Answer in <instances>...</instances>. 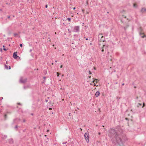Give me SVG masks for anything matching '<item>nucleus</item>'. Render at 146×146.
I'll list each match as a JSON object with an SVG mask.
<instances>
[{"label":"nucleus","mask_w":146,"mask_h":146,"mask_svg":"<svg viewBox=\"0 0 146 146\" xmlns=\"http://www.w3.org/2000/svg\"><path fill=\"white\" fill-rule=\"evenodd\" d=\"M10 16H8V18H9H9H10Z\"/></svg>","instance_id":"obj_29"},{"label":"nucleus","mask_w":146,"mask_h":146,"mask_svg":"<svg viewBox=\"0 0 146 146\" xmlns=\"http://www.w3.org/2000/svg\"><path fill=\"white\" fill-rule=\"evenodd\" d=\"M67 19L69 21H70L71 20L70 18H67Z\"/></svg>","instance_id":"obj_14"},{"label":"nucleus","mask_w":146,"mask_h":146,"mask_svg":"<svg viewBox=\"0 0 146 146\" xmlns=\"http://www.w3.org/2000/svg\"><path fill=\"white\" fill-rule=\"evenodd\" d=\"M62 65H61L60 66V68H62Z\"/></svg>","instance_id":"obj_19"},{"label":"nucleus","mask_w":146,"mask_h":146,"mask_svg":"<svg viewBox=\"0 0 146 146\" xmlns=\"http://www.w3.org/2000/svg\"><path fill=\"white\" fill-rule=\"evenodd\" d=\"M57 62V61L56 60V61H55V62Z\"/></svg>","instance_id":"obj_37"},{"label":"nucleus","mask_w":146,"mask_h":146,"mask_svg":"<svg viewBox=\"0 0 146 146\" xmlns=\"http://www.w3.org/2000/svg\"><path fill=\"white\" fill-rule=\"evenodd\" d=\"M74 31L76 32H78L79 31V27L75 26L74 28Z\"/></svg>","instance_id":"obj_5"},{"label":"nucleus","mask_w":146,"mask_h":146,"mask_svg":"<svg viewBox=\"0 0 146 146\" xmlns=\"http://www.w3.org/2000/svg\"><path fill=\"white\" fill-rule=\"evenodd\" d=\"M80 129H81V131H82V129L81 128H80Z\"/></svg>","instance_id":"obj_32"},{"label":"nucleus","mask_w":146,"mask_h":146,"mask_svg":"<svg viewBox=\"0 0 146 146\" xmlns=\"http://www.w3.org/2000/svg\"><path fill=\"white\" fill-rule=\"evenodd\" d=\"M75 8H75V7H74V8H73V9L74 10V9H75Z\"/></svg>","instance_id":"obj_23"},{"label":"nucleus","mask_w":146,"mask_h":146,"mask_svg":"<svg viewBox=\"0 0 146 146\" xmlns=\"http://www.w3.org/2000/svg\"><path fill=\"white\" fill-rule=\"evenodd\" d=\"M98 40L100 41L104 42V37L102 34H100L98 35Z\"/></svg>","instance_id":"obj_2"},{"label":"nucleus","mask_w":146,"mask_h":146,"mask_svg":"<svg viewBox=\"0 0 146 146\" xmlns=\"http://www.w3.org/2000/svg\"><path fill=\"white\" fill-rule=\"evenodd\" d=\"M115 133V139L116 140V142L118 144L119 146H123V144L126 140L125 138L121 139V136L119 135L117 133H116L114 129H111L109 131L108 135L110 137H112Z\"/></svg>","instance_id":"obj_1"},{"label":"nucleus","mask_w":146,"mask_h":146,"mask_svg":"<svg viewBox=\"0 0 146 146\" xmlns=\"http://www.w3.org/2000/svg\"><path fill=\"white\" fill-rule=\"evenodd\" d=\"M13 57L15 59H17V58L18 57V56H17V52H14L13 53Z\"/></svg>","instance_id":"obj_7"},{"label":"nucleus","mask_w":146,"mask_h":146,"mask_svg":"<svg viewBox=\"0 0 146 146\" xmlns=\"http://www.w3.org/2000/svg\"><path fill=\"white\" fill-rule=\"evenodd\" d=\"M3 49L4 50H5V51H6V50L8 49H6V48H4Z\"/></svg>","instance_id":"obj_15"},{"label":"nucleus","mask_w":146,"mask_h":146,"mask_svg":"<svg viewBox=\"0 0 146 146\" xmlns=\"http://www.w3.org/2000/svg\"><path fill=\"white\" fill-rule=\"evenodd\" d=\"M146 11V9H145V8H142V9H141V11L142 12H144Z\"/></svg>","instance_id":"obj_11"},{"label":"nucleus","mask_w":146,"mask_h":146,"mask_svg":"<svg viewBox=\"0 0 146 146\" xmlns=\"http://www.w3.org/2000/svg\"><path fill=\"white\" fill-rule=\"evenodd\" d=\"M100 132H99V135H100Z\"/></svg>","instance_id":"obj_31"},{"label":"nucleus","mask_w":146,"mask_h":146,"mask_svg":"<svg viewBox=\"0 0 146 146\" xmlns=\"http://www.w3.org/2000/svg\"><path fill=\"white\" fill-rule=\"evenodd\" d=\"M142 29L141 27L139 29V34L140 36H141V37L142 38H144V37H145V35L144 34L143 32L142 31Z\"/></svg>","instance_id":"obj_4"},{"label":"nucleus","mask_w":146,"mask_h":146,"mask_svg":"<svg viewBox=\"0 0 146 146\" xmlns=\"http://www.w3.org/2000/svg\"><path fill=\"white\" fill-rule=\"evenodd\" d=\"M94 69L95 70H96V68H95V67H94Z\"/></svg>","instance_id":"obj_27"},{"label":"nucleus","mask_w":146,"mask_h":146,"mask_svg":"<svg viewBox=\"0 0 146 146\" xmlns=\"http://www.w3.org/2000/svg\"><path fill=\"white\" fill-rule=\"evenodd\" d=\"M124 85V84H122V85Z\"/></svg>","instance_id":"obj_39"},{"label":"nucleus","mask_w":146,"mask_h":146,"mask_svg":"<svg viewBox=\"0 0 146 146\" xmlns=\"http://www.w3.org/2000/svg\"><path fill=\"white\" fill-rule=\"evenodd\" d=\"M17 35V34L15 33L14 34V36H16V35Z\"/></svg>","instance_id":"obj_18"},{"label":"nucleus","mask_w":146,"mask_h":146,"mask_svg":"<svg viewBox=\"0 0 146 146\" xmlns=\"http://www.w3.org/2000/svg\"><path fill=\"white\" fill-rule=\"evenodd\" d=\"M3 47H5L4 46V45H3Z\"/></svg>","instance_id":"obj_38"},{"label":"nucleus","mask_w":146,"mask_h":146,"mask_svg":"<svg viewBox=\"0 0 146 146\" xmlns=\"http://www.w3.org/2000/svg\"><path fill=\"white\" fill-rule=\"evenodd\" d=\"M5 68H6V69H8V67L6 65H5Z\"/></svg>","instance_id":"obj_13"},{"label":"nucleus","mask_w":146,"mask_h":146,"mask_svg":"<svg viewBox=\"0 0 146 146\" xmlns=\"http://www.w3.org/2000/svg\"><path fill=\"white\" fill-rule=\"evenodd\" d=\"M11 69V67H10V66H9V69Z\"/></svg>","instance_id":"obj_26"},{"label":"nucleus","mask_w":146,"mask_h":146,"mask_svg":"<svg viewBox=\"0 0 146 146\" xmlns=\"http://www.w3.org/2000/svg\"><path fill=\"white\" fill-rule=\"evenodd\" d=\"M133 7H137L136 4H134L133 5Z\"/></svg>","instance_id":"obj_12"},{"label":"nucleus","mask_w":146,"mask_h":146,"mask_svg":"<svg viewBox=\"0 0 146 146\" xmlns=\"http://www.w3.org/2000/svg\"><path fill=\"white\" fill-rule=\"evenodd\" d=\"M25 120H23V121H24V122H25Z\"/></svg>","instance_id":"obj_30"},{"label":"nucleus","mask_w":146,"mask_h":146,"mask_svg":"<svg viewBox=\"0 0 146 146\" xmlns=\"http://www.w3.org/2000/svg\"><path fill=\"white\" fill-rule=\"evenodd\" d=\"M89 134L88 133H86L84 134V137L86 141L88 143L89 141Z\"/></svg>","instance_id":"obj_3"},{"label":"nucleus","mask_w":146,"mask_h":146,"mask_svg":"<svg viewBox=\"0 0 146 146\" xmlns=\"http://www.w3.org/2000/svg\"><path fill=\"white\" fill-rule=\"evenodd\" d=\"M89 73L90 74H91V72H90V71H89Z\"/></svg>","instance_id":"obj_24"},{"label":"nucleus","mask_w":146,"mask_h":146,"mask_svg":"<svg viewBox=\"0 0 146 146\" xmlns=\"http://www.w3.org/2000/svg\"><path fill=\"white\" fill-rule=\"evenodd\" d=\"M22 45H22V44H20V46L21 47H22Z\"/></svg>","instance_id":"obj_16"},{"label":"nucleus","mask_w":146,"mask_h":146,"mask_svg":"<svg viewBox=\"0 0 146 146\" xmlns=\"http://www.w3.org/2000/svg\"><path fill=\"white\" fill-rule=\"evenodd\" d=\"M104 49H102V52H104Z\"/></svg>","instance_id":"obj_21"},{"label":"nucleus","mask_w":146,"mask_h":146,"mask_svg":"<svg viewBox=\"0 0 146 146\" xmlns=\"http://www.w3.org/2000/svg\"><path fill=\"white\" fill-rule=\"evenodd\" d=\"M125 119H127V118H125Z\"/></svg>","instance_id":"obj_41"},{"label":"nucleus","mask_w":146,"mask_h":146,"mask_svg":"<svg viewBox=\"0 0 146 146\" xmlns=\"http://www.w3.org/2000/svg\"><path fill=\"white\" fill-rule=\"evenodd\" d=\"M117 98H117H118V99H119V98Z\"/></svg>","instance_id":"obj_44"},{"label":"nucleus","mask_w":146,"mask_h":146,"mask_svg":"<svg viewBox=\"0 0 146 146\" xmlns=\"http://www.w3.org/2000/svg\"><path fill=\"white\" fill-rule=\"evenodd\" d=\"M9 142L10 144H12L13 143V141L12 139H11L9 140Z\"/></svg>","instance_id":"obj_10"},{"label":"nucleus","mask_w":146,"mask_h":146,"mask_svg":"<svg viewBox=\"0 0 146 146\" xmlns=\"http://www.w3.org/2000/svg\"><path fill=\"white\" fill-rule=\"evenodd\" d=\"M27 79L26 78L23 79L21 77L20 80V82L21 83H24L26 82Z\"/></svg>","instance_id":"obj_6"},{"label":"nucleus","mask_w":146,"mask_h":146,"mask_svg":"<svg viewBox=\"0 0 146 146\" xmlns=\"http://www.w3.org/2000/svg\"><path fill=\"white\" fill-rule=\"evenodd\" d=\"M110 59L111 61L112 60V59H111V58H110Z\"/></svg>","instance_id":"obj_25"},{"label":"nucleus","mask_w":146,"mask_h":146,"mask_svg":"<svg viewBox=\"0 0 146 146\" xmlns=\"http://www.w3.org/2000/svg\"><path fill=\"white\" fill-rule=\"evenodd\" d=\"M117 98H117H118V99H119V98Z\"/></svg>","instance_id":"obj_43"},{"label":"nucleus","mask_w":146,"mask_h":146,"mask_svg":"<svg viewBox=\"0 0 146 146\" xmlns=\"http://www.w3.org/2000/svg\"><path fill=\"white\" fill-rule=\"evenodd\" d=\"M55 33V34H56V32Z\"/></svg>","instance_id":"obj_42"},{"label":"nucleus","mask_w":146,"mask_h":146,"mask_svg":"<svg viewBox=\"0 0 146 146\" xmlns=\"http://www.w3.org/2000/svg\"><path fill=\"white\" fill-rule=\"evenodd\" d=\"M144 107V105H143V106H142V107Z\"/></svg>","instance_id":"obj_40"},{"label":"nucleus","mask_w":146,"mask_h":146,"mask_svg":"<svg viewBox=\"0 0 146 146\" xmlns=\"http://www.w3.org/2000/svg\"><path fill=\"white\" fill-rule=\"evenodd\" d=\"M51 109H52V108H49V110H51Z\"/></svg>","instance_id":"obj_34"},{"label":"nucleus","mask_w":146,"mask_h":146,"mask_svg":"<svg viewBox=\"0 0 146 146\" xmlns=\"http://www.w3.org/2000/svg\"><path fill=\"white\" fill-rule=\"evenodd\" d=\"M6 115H5V117H6Z\"/></svg>","instance_id":"obj_33"},{"label":"nucleus","mask_w":146,"mask_h":146,"mask_svg":"<svg viewBox=\"0 0 146 146\" xmlns=\"http://www.w3.org/2000/svg\"><path fill=\"white\" fill-rule=\"evenodd\" d=\"M86 40H88V38H86Z\"/></svg>","instance_id":"obj_36"},{"label":"nucleus","mask_w":146,"mask_h":146,"mask_svg":"<svg viewBox=\"0 0 146 146\" xmlns=\"http://www.w3.org/2000/svg\"><path fill=\"white\" fill-rule=\"evenodd\" d=\"M96 80L97 81L98 80V79H95L94 80L93 82L91 83V85H93L94 84V86H96V83L97 82V81H96Z\"/></svg>","instance_id":"obj_8"},{"label":"nucleus","mask_w":146,"mask_h":146,"mask_svg":"<svg viewBox=\"0 0 146 146\" xmlns=\"http://www.w3.org/2000/svg\"><path fill=\"white\" fill-rule=\"evenodd\" d=\"M45 101L46 102H47L48 101V100H46Z\"/></svg>","instance_id":"obj_20"},{"label":"nucleus","mask_w":146,"mask_h":146,"mask_svg":"<svg viewBox=\"0 0 146 146\" xmlns=\"http://www.w3.org/2000/svg\"><path fill=\"white\" fill-rule=\"evenodd\" d=\"M48 7V6H47V5H45V7L46 8H47Z\"/></svg>","instance_id":"obj_17"},{"label":"nucleus","mask_w":146,"mask_h":146,"mask_svg":"<svg viewBox=\"0 0 146 146\" xmlns=\"http://www.w3.org/2000/svg\"><path fill=\"white\" fill-rule=\"evenodd\" d=\"M18 104H19H19H20V103H18Z\"/></svg>","instance_id":"obj_35"},{"label":"nucleus","mask_w":146,"mask_h":146,"mask_svg":"<svg viewBox=\"0 0 146 146\" xmlns=\"http://www.w3.org/2000/svg\"><path fill=\"white\" fill-rule=\"evenodd\" d=\"M100 93L99 91H97L95 94V96L96 97H98L100 95Z\"/></svg>","instance_id":"obj_9"},{"label":"nucleus","mask_w":146,"mask_h":146,"mask_svg":"<svg viewBox=\"0 0 146 146\" xmlns=\"http://www.w3.org/2000/svg\"><path fill=\"white\" fill-rule=\"evenodd\" d=\"M57 74H58L57 76H58L59 73L58 72H57Z\"/></svg>","instance_id":"obj_22"},{"label":"nucleus","mask_w":146,"mask_h":146,"mask_svg":"<svg viewBox=\"0 0 146 146\" xmlns=\"http://www.w3.org/2000/svg\"><path fill=\"white\" fill-rule=\"evenodd\" d=\"M17 126H16L15 127V128H17Z\"/></svg>","instance_id":"obj_28"}]
</instances>
